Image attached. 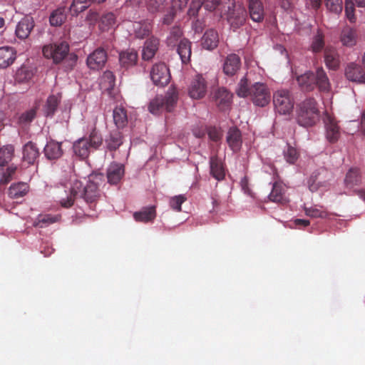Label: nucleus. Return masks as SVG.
Here are the masks:
<instances>
[{
  "instance_id": "obj_1",
  "label": "nucleus",
  "mask_w": 365,
  "mask_h": 365,
  "mask_svg": "<svg viewBox=\"0 0 365 365\" xmlns=\"http://www.w3.org/2000/svg\"><path fill=\"white\" fill-rule=\"evenodd\" d=\"M103 182L102 174H93L89 176L86 185L76 179L72 180L69 188V193L62 197L60 204L65 208L71 207L76 198L80 197L83 199L85 205L82 207L84 215L89 217L96 216V205L101 197L100 186Z\"/></svg>"
},
{
  "instance_id": "obj_2",
  "label": "nucleus",
  "mask_w": 365,
  "mask_h": 365,
  "mask_svg": "<svg viewBox=\"0 0 365 365\" xmlns=\"http://www.w3.org/2000/svg\"><path fill=\"white\" fill-rule=\"evenodd\" d=\"M236 93L240 97H249L255 106L259 107L266 106L271 100L270 91L266 84L257 82L250 86L246 77L240 80Z\"/></svg>"
},
{
  "instance_id": "obj_3",
  "label": "nucleus",
  "mask_w": 365,
  "mask_h": 365,
  "mask_svg": "<svg viewBox=\"0 0 365 365\" xmlns=\"http://www.w3.org/2000/svg\"><path fill=\"white\" fill-rule=\"evenodd\" d=\"M297 81L299 87L304 91H312L316 86L322 92H328L330 89V83L324 70L320 67L316 73L309 71L297 76Z\"/></svg>"
},
{
  "instance_id": "obj_4",
  "label": "nucleus",
  "mask_w": 365,
  "mask_h": 365,
  "mask_svg": "<svg viewBox=\"0 0 365 365\" xmlns=\"http://www.w3.org/2000/svg\"><path fill=\"white\" fill-rule=\"evenodd\" d=\"M296 119L302 127H311L317 123L319 119V110L314 98H307L297 106Z\"/></svg>"
},
{
  "instance_id": "obj_5",
  "label": "nucleus",
  "mask_w": 365,
  "mask_h": 365,
  "mask_svg": "<svg viewBox=\"0 0 365 365\" xmlns=\"http://www.w3.org/2000/svg\"><path fill=\"white\" fill-rule=\"evenodd\" d=\"M178 93L174 88H170L165 95L157 96L151 100L148 106L149 111L153 114H158L163 110L171 112L178 101Z\"/></svg>"
},
{
  "instance_id": "obj_6",
  "label": "nucleus",
  "mask_w": 365,
  "mask_h": 365,
  "mask_svg": "<svg viewBox=\"0 0 365 365\" xmlns=\"http://www.w3.org/2000/svg\"><path fill=\"white\" fill-rule=\"evenodd\" d=\"M103 138L101 135L93 129L88 137L78 139L73 143L74 153L81 158H86L92 149H97L101 145Z\"/></svg>"
},
{
  "instance_id": "obj_7",
  "label": "nucleus",
  "mask_w": 365,
  "mask_h": 365,
  "mask_svg": "<svg viewBox=\"0 0 365 365\" xmlns=\"http://www.w3.org/2000/svg\"><path fill=\"white\" fill-rule=\"evenodd\" d=\"M45 58L52 59L56 64L61 63L68 54L69 45L66 41L46 45L43 47Z\"/></svg>"
},
{
  "instance_id": "obj_8",
  "label": "nucleus",
  "mask_w": 365,
  "mask_h": 365,
  "mask_svg": "<svg viewBox=\"0 0 365 365\" xmlns=\"http://www.w3.org/2000/svg\"><path fill=\"white\" fill-rule=\"evenodd\" d=\"M232 5L230 8L225 7L221 16H225L231 27L237 29L242 26L246 20V11L240 6H236L235 0H232Z\"/></svg>"
},
{
  "instance_id": "obj_9",
  "label": "nucleus",
  "mask_w": 365,
  "mask_h": 365,
  "mask_svg": "<svg viewBox=\"0 0 365 365\" xmlns=\"http://www.w3.org/2000/svg\"><path fill=\"white\" fill-rule=\"evenodd\" d=\"M275 111L281 115L289 114L294 108V100L287 90L276 91L273 96Z\"/></svg>"
},
{
  "instance_id": "obj_10",
  "label": "nucleus",
  "mask_w": 365,
  "mask_h": 365,
  "mask_svg": "<svg viewBox=\"0 0 365 365\" xmlns=\"http://www.w3.org/2000/svg\"><path fill=\"white\" fill-rule=\"evenodd\" d=\"M207 91V82L202 74L195 75L192 79L189 88L188 94L192 99H201L204 98Z\"/></svg>"
},
{
  "instance_id": "obj_11",
  "label": "nucleus",
  "mask_w": 365,
  "mask_h": 365,
  "mask_svg": "<svg viewBox=\"0 0 365 365\" xmlns=\"http://www.w3.org/2000/svg\"><path fill=\"white\" fill-rule=\"evenodd\" d=\"M150 78L155 85L158 86H166L170 80L168 68L164 63L153 65L150 71Z\"/></svg>"
},
{
  "instance_id": "obj_12",
  "label": "nucleus",
  "mask_w": 365,
  "mask_h": 365,
  "mask_svg": "<svg viewBox=\"0 0 365 365\" xmlns=\"http://www.w3.org/2000/svg\"><path fill=\"white\" fill-rule=\"evenodd\" d=\"M331 175L327 170L319 168L314 172L308 180L309 188L312 192L317 191L320 187H326Z\"/></svg>"
},
{
  "instance_id": "obj_13",
  "label": "nucleus",
  "mask_w": 365,
  "mask_h": 365,
  "mask_svg": "<svg viewBox=\"0 0 365 365\" xmlns=\"http://www.w3.org/2000/svg\"><path fill=\"white\" fill-rule=\"evenodd\" d=\"M345 76L352 82L365 83V69L359 63L351 62L345 68Z\"/></svg>"
},
{
  "instance_id": "obj_14",
  "label": "nucleus",
  "mask_w": 365,
  "mask_h": 365,
  "mask_svg": "<svg viewBox=\"0 0 365 365\" xmlns=\"http://www.w3.org/2000/svg\"><path fill=\"white\" fill-rule=\"evenodd\" d=\"M107 61V53L103 48H98L87 58L88 66L92 70H99L104 67Z\"/></svg>"
},
{
  "instance_id": "obj_15",
  "label": "nucleus",
  "mask_w": 365,
  "mask_h": 365,
  "mask_svg": "<svg viewBox=\"0 0 365 365\" xmlns=\"http://www.w3.org/2000/svg\"><path fill=\"white\" fill-rule=\"evenodd\" d=\"M35 26L33 17L26 16L24 17L16 25L15 34L20 39H26Z\"/></svg>"
},
{
  "instance_id": "obj_16",
  "label": "nucleus",
  "mask_w": 365,
  "mask_h": 365,
  "mask_svg": "<svg viewBox=\"0 0 365 365\" xmlns=\"http://www.w3.org/2000/svg\"><path fill=\"white\" fill-rule=\"evenodd\" d=\"M210 174L217 181L224 180L225 177L224 163L217 155H212L210 158Z\"/></svg>"
},
{
  "instance_id": "obj_17",
  "label": "nucleus",
  "mask_w": 365,
  "mask_h": 365,
  "mask_svg": "<svg viewBox=\"0 0 365 365\" xmlns=\"http://www.w3.org/2000/svg\"><path fill=\"white\" fill-rule=\"evenodd\" d=\"M124 173L125 168L123 164L111 163L107 170L108 182L111 185H117L121 180Z\"/></svg>"
},
{
  "instance_id": "obj_18",
  "label": "nucleus",
  "mask_w": 365,
  "mask_h": 365,
  "mask_svg": "<svg viewBox=\"0 0 365 365\" xmlns=\"http://www.w3.org/2000/svg\"><path fill=\"white\" fill-rule=\"evenodd\" d=\"M227 143L233 152H238L242 144V134L240 129L236 127H232L229 129L227 134Z\"/></svg>"
},
{
  "instance_id": "obj_19",
  "label": "nucleus",
  "mask_w": 365,
  "mask_h": 365,
  "mask_svg": "<svg viewBox=\"0 0 365 365\" xmlns=\"http://www.w3.org/2000/svg\"><path fill=\"white\" fill-rule=\"evenodd\" d=\"M43 153L48 160H57L60 158L63 153L62 143L51 140L46 144Z\"/></svg>"
},
{
  "instance_id": "obj_20",
  "label": "nucleus",
  "mask_w": 365,
  "mask_h": 365,
  "mask_svg": "<svg viewBox=\"0 0 365 365\" xmlns=\"http://www.w3.org/2000/svg\"><path fill=\"white\" fill-rule=\"evenodd\" d=\"M324 63L331 70H336L339 67L340 59L336 49L332 46H327L324 53Z\"/></svg>"
},
{
  "instance_id": "obj_21",
  "label": "nucleus",
  "mask_w": 365,
  "mask_h": 365,
  "mask_svg": "<svg viewBox=\"0 0 365 365\" xmlns=\"http://www.w3.org/2000/svg\"><path fill=\"white\" fill-rule=\"evenodd\" d=\"M240 65V58L237 54H230L225 60L223 71L227 76H232L238 71Z\"/></svg>"
},
{
  "instance_id": "obj_22",
  "label": "nucleus",
  "mask_w": 365,
  "mask_h": 365,
  "mask_svg": "<svg viewBox=\"0 0 365 365\" xmlns=\"http://www.w3.org/2000/svg\"><path fill=\"white\" fill-rule=\"evenodd\" d=\"M270 201L282 205H284L288 202L285 196V187L282 182H275L273 184L272 191L269 195Z\"/></svg>"
},
{
  "instance_id": "obj_23",
  "label": "nucleus",
  "mask_w": 365,
  "mask_h": 365,
  "mask_svg": "<svg viewBox=\"0 0 365 365\" xmlns=\"http://www.w3.org/2000/svg\"><path fill=\"white\" fill-rule=\"evenodd\" d=\"M138 53L134 49L123 51L119 54V63L121 67L128 69L136 65Z\"/></svg>"
},
{
  "instance_id": "obj_24",
  "label": "nucleus",
  "mask_w": 365,
  "mask_h": 365,
  "mask_svg": "<svg viewBox=\"0 0 365 365\" xmlns=\"http://www.w3.org/2000/svg\"><path fill=\"white\" fill-rule=\"evenodd\" d=\"M248 8L250 16L254 21L261 22L264 19V7L259 0H248Z\"/></svg>"
},
{
  "instance_id": "obj_25",
  "label": "nucleus",
  "mask_w": 365,
  "mask_h": 365,
  "mask_svg": "<svg viewBox=\"0 0 365 365\" xmlns=\"http://www.w3.org/2000/svg\"><path fill=\"white\" fill-rule=\"evenodd\" d=\"M219 43V36L217 32L212 29H208L205 31L201 39L202 46L207 50H213L217 48Z\"/></svg>"
},
{
  "instance_id": "obj_26",
  "label": "nucleus",
  "mask_w": 365,
  "mask_h": 365,
  "mask_svg": "<svg viewBox=\"0 0 365 365\" xmlns=\"http://www.w3.org/2000/svg\"><path fill=\"white\" fill-rule=\"evenodd\" d=\"M39 156V150L36 143L29 141L23 148V160L29 165L35 163Z\"/></svg>"
},
{
  "instance_id": "obj_27",
  "label": "nucleus",
  "mask_w": 365,
  "mask_h": 365,
  "mask_svg": "<svg viewBox=\"0 0 365 365\" xmlns=\"http://www.w3.org/2000/svg\"><path fill=\"white\" fill-rule=\"evenodd\" d=\"M325 48L324 34L321 29H317L312 37L309 49L314 53H319L324 51Z\"/></svg>"
},
{
  "instance_id": "obj_28",
  "label": "nucleus",
  "mask_w": 365,
  "mask_h": 365,
  "mask_svg": "<svg viewBox=\"0 0 365 365\" xmlns=\"http://www.w3.org/2000/svg\"><path fill=\"white\" fill-rule=\"evenodd\" d=\"M357 34L356 29L349 26H344L340 34V41L345 46H353L356 44Z\"/></svg>"
},
{
  "instance_id": "obj_29",
  "label": "nucleus",
  "mask_w": 365,
  "mask_h": 365,
  "mask_svg": "<svg viewBox=\"0 0 365 365\" xmlns=\"http://www.w3.org/2000/svg\"><path fill=\"white\" fill-rule=\"evenodd\" d=\"M215 102L220 109H225L231 102L232 94L225 88H220L214 96Z\"/></svg>"
},
{
  "instance_id": "obj_30",
  "label": "nucleus",
  "mask_w": 365,
  "mask_h": 365,
  "mask_svg": "<svg viewBox=\"0 0 365 365\" xmlns=\"http://www.w3.org/2000/svg\"><path fill=\"white\" fill-rule=\"evenodd\" d=\"M361 175L359 168H351L346 173L344 178V184L346 187L352 188L361 183Z\"/></svg>"
},
{
  "instance_id": "obj_31",
  "label": "nucleus",
  "mask_w": 365,
  "mask_h": 365,
  "mask_svg": "<svg viewBox=\"0 0 365 365\" xmlns=\"http://www.w3.org/2000/svg\"><path fill=\"white\" fill-rule=\"evenodd\" d=\"M159 45V40L157 38H150L145 42L142 56L144 60L151 59L155 54Z\"/></svg>"
},
{
  "instance_id": "obj_32",
  "label": "nucleus",
  "mask_w": 365,
  "mask_h": 365,
  "mask_svg": "<svg viewBox=\"0 0 365 365\" xmlns=\"http://www.w3.org/2000/svg\"><path fill=\"white\" fill-rule=\"evenodd\" d=\"M177 51L180 57L182 62L183 63H188L190 60L192 53L191 42L186 38L180 40L178 44Z\"/></svg>"
},
{
  "instance_id": "obj_33",
  "label": "nucleus",
  "mask_w": 365,
  "mask_h": 365,
  "mask_svg": "<svg viewBox=\"0 0 365 365\" xmlns=\"http://www.w3.org/2000/svg\"><path fill=\"white\" fill-rule=\"evenodd\" d=\"M340 137L339 127L333 119H329L326 124V138L331 143H336Z\"/></svg>"
},
{
  "instance_id": "obj_34",
  "label": "nucleus",
  "mask_w": 365,
  "mask_h": 365,
  "mask_svg": "<svg viewBox=\"0 0 365 365\" xmlns=\"http://www.w3.org/2000/svg\"><path fill=\"white\" fill-rule=\"evenodd\" d=\"M16 58V53L12 48H0V68H6L13 63Z\"/></svg>"
},
{
  "instance_id": "obj_35",
  "label": "nucleus",
  "mask_w": 365,
  "mask_h": 365,
  "mask_svg": "<svg viewBox=\"0 0 365 365\" xmlns=\"http://www.w3.org/2000/svg\"><path fill=\"white\" fill-rule=\"evenodd\" d=\"M156 216L155 208L154 206L145 207L139 212L133 214V217L137 222H148L153 221Z\"/></svg>"
},
{
  "instance_id": "obj_36",
  "label": "nucleus",
  "mask_w": 365,
  "mask_h": 365,
  "mask_svg": "<svg viewBox=\"0 0 365 365\" xmlns=\"http://www.w3.org/2000/svg\"><path fill=\"white\" fill-rule=\"evenodd\" d=\"M232 0H203L204 8L209 11H212L217 9L222 14L225 7H229V5H232Z\"/></svg>"
},
{
  "instance_id": "obj_37",
  "label": "nucleus",
  "mask_w": 365,
  "mask_h": 365,
  "mask_svg": "<svg viewBox=\"0 0 365 365\" xmlns=\"http://www.w3.org/2000/svg\"><path fill=\"white\" fill-rule=\"evenodd\" d=\"M106 144L109 150H117L123 144L122 133L118 130L111 131L109 136L106 139Z\"/></svg>"
},
{
  "instance_id": "obj_38",
  "label": "nucleus",
  "mask_w": 365,
  "mask_h": 365,
  "mask_svg": "<svg viewBox=\"0 0 365 365\" xmlns=\"http://www.w3.org/2000/svg\"><path fill=\"white\" fill-rule=\"evenodd\" d=\"M67 18L66 9L61 6L55 9L49 16V22L52 26H60Z\"/></svg>"
},
{
  "instance_id": "obj_39",
  "label": "nucleus",
  "mask_w": 365,
  "mask_h": 365,
  "mask_svg": "<svg viewBox=\"0 0 365 365\" xmlns=\"http://www.w3.org/2000/svg\"><path fill=\"white\" fill-rule=\"evenodd\" d=\"M29 191V185L26 182H17L12 184L9 190V193L12 198H19L25 196Z\"/></svg>"
},
{
  "instance_id": "obj_40",
  "label": "nucleus",
  "mask_w": 365,
  "mask_h": 365,
  "mask_svg": "<svg viewBox=\"0 0 365 365\" xmlns=\"http://www.w3.org/2000/svg\"><path fill=\"white\" fill-rule=\"evenodd\" d=\"M113 121L118 128H123L128 123L126 110L121 106L115 107L113 113Z\"/></svg>"
},
{
  "instance_id": "obj_41",
  "label": "nucleus",
  "mask_w": 365,
  "mask_h": 365,
  "mask_svg": "<svg viewBox=\"0 0 365 365\" xmlns=\"http://www.w3.org/2000/svg\"><path fill=\"white\" fill-rule=\"evenodd\" d=\"M146 9L148 12L156 14L163 12L168 6L167 0H146Z\"/></svg>"
},
{
  "instance_id": "obj_42",
  "label": "nucleus",
  "mask_w": 365,
  "mask_h": 365,
  "mask_svg": "<svg viewBox=\"0 0 365 365\" xmlns=\"http://www.w3.org/2000/svg\"><path fill=\"white\" fill-rule=\"evenodd\" d=\"M59 103L60 98L58 96L51 95L48 96L44 108V112L46 115L53 116L54 113L57 110Z\"/></svg>"
},
{
  "instance_id": "obj_43",
  "label": "nucleus",
  "mask_w": 365,
  "mask_h": 365,
  "mask_svg": "<svg viewBox=\"0 0 365 365\" xmlns=\"http://www.w3.org/2000/svg\"><path fill=\"white\" fill-rule=\"evenodd\" d=\"M133 26L135 36L138 38H144L150 34L151 25L150 23L135 22Z\"/></svg>"
},
{
  "instance_id": "obj_44",
  "label": "nucleus",
  "mask_w": 365,
  "mask_h": 365,
  "mask_svg": "<svg viewBox=\"0 0 365 365\" xmlns=\"http://www.w3.org/2000/svg\"><path fill=\"white\" fill-rule=\"evenodd\" d=\"M14 152V148L11 145H7L0 148V164L6 165L11 160Z\"/></svg>"
},
{
  "instance_id": "obj_45",
  "label": "nucleus",
  "mask_w": 365,
  "mask_h": 365,
  "mask_svg": "<svg viewBox=\"0 0 365 365\" xmlns=\"http://www.w3.org/2000/svg\"><path fill=\"white\" fill-rule=\"evenodd\" d=\"M16 170V167L10 166L6 168L5 165L0 164V185L8 183Z\"/></svg>"
},
{
  "instance_id": "obj_46",
  "label": "nucleus",
  "mask_w": 365,
  "mask_h": 365,
  "mask_svg": "<svg viewBox=\"0 0 365 365\" xmlns=\"http://www.w3.org/2000/svg\"><path fill=\"white\" fill-rule=\"evenodd\" d=\"M182 35V30L178 26H174L170 30V34L167 38V44L169 46H175L181 40L180 38Z\"/></svg>"
},
{
  "instance_id": "obj_47",
  "label": "nucleus",
  "mask_w": 365,
  "mask_h": 365,
  "mask_svg": "<svg viewBox=\"0 0 365 365\" xmlns=\"http://www.w3.org/2000/svg\"><path fill=\"white\" fill-rule=\"evenodd\" d=\"M92 1V0H73L70 11L77 15L88 8Z\"/></svg>"
},
{
  "instance_id": "obj_48",
  "label": "nucleus",
  "mask_w": 365,
  "mask_h": 365,
  "mask_svg": "<svg viewBox=\"0 0 365 365\" xmlns=\"http://www.w3.org/2000/svg\"><path fill=\"white\" fill-rule=\"evenodd\" d=\"M304 212L307 216L314 218H326L327 217V212L322 207H318L317 205L305 207Z\"/></svg>"
},
{
  "instance_id": "obj_49",
  "label": "nucleus",
  "mask_w": 365,
  "mask_h": 365,
  "mask_svg": "<svg viewBox=\"0 0 365 365\" xmlns=\"http://www.w3.org/2000/svg\"><path fill=\"white\" fill-rule=\"evenodd\" d=\"M57 217H52L50 215H40L34 222V227H45L57 221Z\"/></svg>"
},
{
  "instance_id": "obj_50",
  "label": "nucleus",
  "mask_w": 365,
  "mask_h": 365,
  "mask_svg": "<svg viewBox=\"0 0 365 365\" xmlns=\"http://www.w3.org/2000/svg\"><path fill=\"white\" fill-rule=\"evenodd\" d=\"M115 22V16L114 14L108 12L101 16L99 27L101 30L106 31L113 26Z\"/></svg>"
},
{
  "instance_id": "obj_51",
  "label": "nucleus",
  "mask_w": 365,
  "mask_h": 365,
  "mask_svg": "<svg viewBox=\"0 0 365 365\" xmlns=\"http://www.w3.org/2000/svg\"><path fill=\"white\" fill-rule=\"evenodd\" d=\"M36 115V108H31L20 115L18 123L21 125H26L35 118Z\"/></svg>"
},
{
  "instance_id": "obj_52",
  "label": "nucleus",
  "mask_w": 365,
  "mask_h": 365,
  "mask_svg": "<svg viewBox=\"0 0 365 365\" xmlns=\"http://www.w3.org/2000/svg\"><path fill=\"white\" fill-rule=\"evenodd\" d=\"M33 72L25 66L20 68L16 73V81L19 83H24L31 79Z\"/></svg>"
},
{
  "instance_id": "obj_53",
  "label": "nucleus",
  "mask_w": 365,
  "mask_h": 365,
  "mask_svg": "<svg viewBox=\"0 0 365 365\" xmlns=\"http://www.w3.org/2000/svg\"><path fill=\"white\" fill-rule=\"evenodd\" d=\"M284 156L287 163L294 164L298 160L299 154L295 148L288 145L287 149L284 151Z\"/></svg>"
},
{
  "instance_id": "obj_54",
  "label": "nucleus",
  "mask_w": 365,
  "mask_h": 365,
  "mask_svg": "<svg viewBox=\"0 0 365 365\" xmlns=\"http://www.w3.org/2000/svg\"><path fill=\"white\" fill-rule=\"evenodd\" d=\"M327 9L333 13L339 14L342 11V0H324Z\"/></svg>"
},
{
  "instance_id": "obj_55",
  "label": "nucleus",
  "mask_w": 365,
  "mask_h": 365,
  "mask_svg": "<svg viewBox=\"0 0 365 365\" xmlns=\"http://www.w3.org/2000/svg\"><path fill=\"white\" fill-rule=\"evenodd\" d=\"M185 200L186 197L184 195L175 196L170 200V205L173 210L180 212L181 211V205Z\"/></svg>"
},
{
  "instance_id": "obj_56",
  "label": "nucleus",
  "mask_w": 365,
  "mask_h": 365,
  "mask_svg": "<svg viewBox=\"0 0 365 365\" xmlns=\"http://www.w3.org/2000/svg\"><path fill=\"white\" fill-rule=\"evenodd\" d=\"M202 6L203 0H192L187 11L188 16L190 17L196 16Z\"/></svg>"
},
{
  "instance_id": "obj_57",
  "label": "nucleus",
  "mask_w": 365,
  "mask_h": 365,
  "mask_svg": "<svg viewBox=\"0 0 365 365\" xmlns=\"http://www.w3.org/2000/svg\"><path fill=\"white\" fill-rule=\"evenodd\" d=\"M345 14L350 22L354 23L356 21V16L354 14V4L351 1H346Z\"/></svg>"
},
{
  "instance_id": "obj_58",
  "label": "nucleus",
  "mask_w": 365,
  "mask_h": 365,
  "mask_svg": "<svg viewBox=\"0 0 365 365\" xmlns=\"http://www.w3.org/2000/svg\"><path fill=\"white\" fill-rule=\"evenodd\" d=\"M65 60V68L66 71L72 70L76 64L78 56L75 53H68L66 57L63 59Z\"/></svg>"
},
{
  "instance_id": "obj_59",
  "label": "nucleus",
  "mask_w": 365,
  "mask_h": 365,
  "mask_svg": "<svg viewBox=\"0 0 365 365\" xmlns=\"http://www.w3.org/2000/svg\"><path fill=\"white\" fill-rule=\"evenodd\" d=\"M177 9L171 7L170 11L163 18V24L165 25L171 24L176 16Z\"/></svg>"
},
{
  "instance_id": "obj_60",
  "label": "nucleus",
  "mask_w": 365,
  "mask_h": 365,
  "mask_svg": "<svg viewBox=\"0 0 365 365\" xmlns=\"http://www.w3.org/2000/svg\"><path fill=\"white\" fill-rule=\"evenodd\" d=\"M207 134L210 140L217 142L221 138L220 131L215 127H210L207 129Z\"/></svg>"
},
{
  "instance_id": "obj_61",
  "label": "nucleus",
  "mask_w": 365,
  "mask_h": 365,
  "mask_svg": "<svg viewBox=\"0 0 365 365\" xmlns=\"http://www.w3.org/2000/svg\"><path fill=\"white\" fill-rule=\"evenodd\" d=\"M103 79L108 83L109 87H113L115 84V76L113 72L106 71L103 75Z\"/></svg>"
},
{
  "instance_id": "obj_62",
  "label": "nucleus",
  "mask_w": 365,
  "mask_h": 365,
  "mask_svg": "<svg viewBox=\"0 0 365 365\" xmlns=\"http://www.w3.org/2000/svg\"><path fill=\"white\" fill-rule=\"evenodd\" d=\"M189 0H173L172 7L175 9L182 10L186 7Z\"/></svg>"
},
{
  "instance_id": "obj_63",
  "label": "nucleus",
  "mask_w": 365,
  "mask_h": 365,
  "mask_svg": "<svg viewBox=\"0 0 365 365\" xmlns=\"http://www.w3.org/2000/svg\"><path fill=\"white\" fill-rule=\"evenodd\" d=\"M295 225L307 227L310 225V222L308 220L296 219L294 220Z\"/></svg>"
},
{
  "instance_id": "obj_64",
  "label": "nucleus",
  "mask_w": 365,
  "mask_h": 365,
  "mask_svg": "<svg viewBox=\"0 0 365 365\" xmlns=\"http://www.w3.org/2000/svg\"><path fill=\"white\" fill-rule=\"evenodd\" d=\"M361 128L362 132L365 135V113H363V115L361 116Z\"/></svg>"
}]
</instances>
